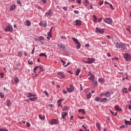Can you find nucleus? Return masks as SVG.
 Here are the masks:
<instances>
[{"label":"nucleus","instance_id":"1","mask_svg":"<svg viewBox=\"0 0 131 131\" xmlns=\"http://www.w3.org/2000/svg\"><path fill=\"white\" fill-rule=\"evenodd\" d=\"M72 39L74 41L75 45H76V49L77 50H79V49H80V48L81 47V44H80V42H79V41H78V40H77V39H76L74 37H73Z\"/></svg>","mask_w":131,"mask_h":131},{"label":"nucleus","instance_id":"2","mask_svg":"<svg viewBox=\"0 0 131 131\" xmlns=\"http://www.w3.org/2000/svg\"><path fill=\"white\" fill-rule=\"evenodd\" d=\"M57 48L60 51H65L66 50V47L63 44H58Z\"/></svg>","mask_w":131,"mask_h":131},{"label":"nucleus","instance_id":"3","mask_svg":"<svg viewBox=\"0 0 131 131\" xmlns=\"http://www.w3.org/2000/svg\"><path fill=\"white\" fill-rule=\"evenodd\" d=\"M123 57L126 61H130L131 60V55L128 53H125L124 54Z\"/></svg>","mask_w":131,"mask_h":131},{"label":"nucleus","instance_id":"4","mask_svg":"<svg viewBox=\"0 0 131 131\" xmlns=\"http://www.w3.org/2000/svg\"><path fill=\"white\" fill-rule=\"evenodd\" d=\"M5 31H6V32H8V31L12 32V31H13V27H12V25H9L5 29Z\"/></svg>","mask_w":131,"mask_h":131},{"label":"nucleus","instance_id":"5","mask_svg":"<svg viewBox=\"0 0 131 131\" xmlns=\"http://www.w3.org/2000/svg\"><path fill=\"white\" fill-rule=\"evenodd\" d=\"M96 32H98V33H100L101 34H103L104 32H105V29H100L97 27Z\"/></svg>","mask_w":131,"mask_h":131},{"label":"nucleus","instance_id":"6","mask_svg":"<svg viewBox=\"0 0 131 131\" xmlns=\"http://www.w3.org/2000/svg\"><path fill=\"white\" fill-rule=\"evenodd\" d=\"M49 123L53 125V124H58L59 123V121L57 119H52L51 121L49 122Z\"/></svg>","mask_w":131,"mask_h":131},{"label":"nucleus","instance_id":"7","mask_svg":"<svg viewBox=\"0 0 131 131\" xmlns=\"http://www.w3.org/2000/svg\"><path fill=\"white\" fill-rule=\"evenodd\" d=\"M88 75L89 76H90L88 78L89 80H90V79H91V80H94V79H95V75L93 73H92V72H89Z\"/></svg>","mask_w":131,"mask_h":131},{"label":"nucleus","instance_id":"8","mask_svg":"<svg viewBox=\"0 0 131 131\" xmlns=\"http://www.w3.org/2000/svg\"><path fill=\"white\" fill-rule=\"evenodd\" d=\"M67 90L69 93H72L74 91V87L71 84L70 85V88H67Z\"/></svg>","mask_w":131,"mask_h":131},{"label":"nucleus","instance_id":"9","mask_svg":"<svg viewBox=\"0 0 131 131\" xmlns=\"http://www.w3.org/2000/svg\"><path fill=\"white\" fill-rule=\"evenodd\" d=\"M104 22L107 24H111V23H112V19L108 17L105 18L104 19Z\"/></svg>","mask_w":131,"mask_h":131},{"label":"nucleus","instance_id":"10","mask_svg":"<svg viewBox=\"0 0 131 131\" xmlns=\"http://www.w3.org/2000/svg\"><path fill=\"white\" fill-rule=\"evenodd\" d=\"M58 77H59V78H65V75H64V74L62 72H59L58 73Z\"/></svg>","mask_w":131,"mask_h":131},{"label":"nucleus","instance_id":"11","mask_svg":"<svg viewBox=\"0 0 131 131\" xmlns=\"http://www.w3.org/2000/svg\"><path fill=\"white\" fill-rule=\"evenodd\" d=\"M88 61L89 64H92L93 62H95V59L93 58H88Z\"/></svg>","mask_w":131,"mask_h":131},{"label":"nucleus","instance_id":"12","mask_svg":"<svg viewBox=\"0 0 131 131\" xmlns=\"http://www.w3.org/2000/svg\"><path fill=\"white\" fill-rule=\"evenodd\" d=\"M115 110H116V111H118L119 112L122 111V109L120 108V107H119V106L118 105L115 106Z\"/></svg>","mask_w":131,"mask_h":131},{"label":"nucleus","instance_id":"13","mask_svg":"<svg viewBox=\"0 0 131 131\" xmlns=\"http://www.w3.org/2000/svg\"><path fill=\"white\" fill-rule=\"evenodd\" d=\"M52 10L50 9L48 12L45 13V16H52Z\"/></svg>","mask_w":131,"mask_h":131},{"label":"nucleus","instance_id":"14","mask_svg":"<svg viewBox=\"0 0 131 131\" xmlns=\"http://www.w3.org/2000/svg\"><path fill=\"white\" fill-rule=\"evenodd\" d=\"M76 25L80 26L81 25V20L78 19L76 20Z\"/></svg>","mask_w":131,"mask_h":131},{"label":"nucleus","instance_id":"15","mask_svg":"<svg viewBox=\"0 0 131 131\" xmlns=\"http://www.w3.org/2000/svg\"><path fill=\"white\" fill-rule=\"evenodd\" d=\"M29 100H30V101H32V102H33V101H36L37 100V97H36V96H33V97H30L29 98Z\"/></svg>","mask_w":131,"mask_h":131},{"label":"nucleus","instance_id":"16","mask_svg":"<svg viewBox=\"0 0 131 131\" xmlns=\"http://www.w3.org/2000/svg\"><path fill=\"white\" fill-rule=\"evenodd\" d=\"M68 114L66 112L62 113V114H61L62 118H63V119H65V117H66V116H67Z\"/></svg>","mask_w":131,"mask_h":131},{"label":"nucleus","instance_id":"17","mask_svg":"<svg viewBox=\"0 0 131 131\" xmlns=\"http://www.w3.org/2000/svg\"><path fill=\"white\" fill-rule=\"evenodd\" d=\"M16 9V5H12L10 7V11H14Z\"/></svg>","mask_w":131,"mask_h":131},{"label":"nucleus","instance_id":"18","mask_svg":"<svg viewBox=\"0 0 131 131\" xmlns=\"http://www.w3.org/2000/svg\"><path fill=\"white\" fill-rule=\"evenodd\" d=\"M100 102L101 103H106V102H108V99L106 98H103L101 99Z\"/></svg>","mask_w":131,"mask_h":131},{"label":"nucleus","instance_id":"19","mask_svg":"<svg viewBox=\"0 0 131 131\" xmlns=\"http://www.w3.org/2000/svg\"><path fill=\"white\" fill-rule=\"evenodd\" d=\"M28 98H32V97H36L35 94H32L31 93H29L28 94Z\"/></svg>","mask_w":131,"mask_h":131},{"label":"nucleus","instance_id":"20","mask_svg":"<svg viewBox=\"0 0 131 131\" xmlns=\"http://www.w3.org/2000/svg\"><path fill=\"white\" fill-rule=\"evenodd\" d=\"M121 49H122L123 50H125L126 49V46H125V45L123 43H121Z\"/></svg>","mask_w":131,"mask_h":131},{"label":"nucleus","instance_id":"21","mask_svg":"<svg viewBox=\"0 0 131 131\" xmlns=\"http://www.w3.org/2000/svg\"><path fill=\"white\" fill-rule=\"evenodd\" d=\"M63 99H59L57 101V103H58V106L60 107V106H61V107H62V105H61V103H62V101Z\"/></svg>","mask_w":131,"mask_h":131},{"label":"nucleus","instance_id":"22","mask_svg":"<svg viewBox=\"0 0 131 131\" xmlns=\"http://www.w3.org/2000/svg\"><path fill=\"white\" fill-rule=\"evenodd\" d=\"M105 97L106 98H110L111 94H110V92H106L105 94H104Z\"/></svg>","mask_w":131,"mask_h":131},{"label":"nucleus","instance_id":"23","mask_svg":"<svg viewBox=\"0 0 131 131\" xmlns=\"http://www.w3.org/2000/svg\"><path fill=\"white\" fill-rule=\"evenodd\" d=\"M7 106H8V107H10L12 106V102H11V100H7Z\"/></svg>","mask_w":131,"mask_h":131},{"label":"nucleus","instance_id":"24","mask_svg":"<svg viewBox=\"0 0 131 131\" xmlns=\"http://www.w3.org/2000/svg\"><path fill=\"white\" fill-rule=\"evenodd\" d=\"M39 118H40L41 120H45V119H46V117L41 115H39Z\"/></svg>","mask_w":131,"mask_h":131},{"label":"nucleus","instance_id":"25","mask_svg":"<svg viewBox=\"0 0 131 131\" xmlns=\"http://www.w3.org/2000/svg\"><path fill=\"white\" fill-rule=\"evenodd\" d=\"M80 71H81V70L80 69H78L76 71V75L77 76L79 75V73H80Z\"/></svg>","mask_w":131,"mask_h":131},{"label":"nucleus","instance_id":"26","mask_svg":"<svg viewBox=\"0 0 131 131\" xmlns=\"http://www.w3.org/2000/svg\"><path fill=\"white\" fill-rule=\"evenodd\" d=\"M122 92L124 94H127V88H123Z\"/></svg>","mask_w":131,"mask_h":131},{"label":"nucleus","instance_id":"27","mask_svg":"<svg viewBox=\"0 0 131 131\" xmlns=\"http://www.w3.org/2000/svg\"><path fill=\"white\" fill-rule=\"evenodd\" d=\"M96 127L98 128V130H100V129H101V126L100 125V123H96Z\"/></svg>","mask_w":131,"mask_h":131},{"label":"nucleus","instance_id":"28","mask_svg":"<svg viewBox=\"0 0 131 131\" xmlns=\"http://www.w3.org/2000/svg\"><path fill=\"white\" fill-rule=\"evenodd\" d=\"M110 112H111V114H112L113 115H114V116H117V113H115L114 114V112H113L112 111H111V110H109Z\"/></svg>","mask_w":131,"mask_h":131},{"label":"nucleus","instance_id":"29","mask_svg":"<svg viewBox=\"0 0 131 131\" xmlns=\"http://www.w3.org/2000/svg\"><path fill=\"white\" fill-rule=\"evenodd\" d=\"M125 123L126 125H127V124H129V125H131V121L125 120Z\"/></svg>","mask_w":131,"mask_h":131},{"label":"nucleus","instance_id":"30","mask_svg":"<svg viewBox=\"0 0 131 131\" xmlns=\"http://www.w3.org/2000/svg\"><path fill=\"white\" fill-rule=\"evenodd\" d=\"M78 112L82 113L83 114H85V112L84 111V110L83 109H80L78 111Z\"/></svg>","mask_w":131,"mask_h":131},{"label":"nucleus","instance_id":"31","mask_svg":"<svg viewBox=\"0 0 131 131\" xmlns=\"http://www.w3.org/2000/svg\"><path fill=\"white\" fill-rule=\"evenodd\" d=\"M116 48H117V49H120V48H121V44H119V43L117 42L116 43Z\"/></svg>","mask_w":131,"mask_h":131},{"label":"nucleus","instance_id":"32","mask_svg":"<svg viewBox=\"0 0 131 131\" xmlns=\"http://www.w3.org/2000/svg\"><path fill=\"white\" fill-rule=\"evenodd\" d=\"M98 81L99 82H102V83H104L105 82V80H104V79L102 78H100L99 79H98Z\"/></svg>","mask_w":131,"mask_h":131},{"label":"nucleus","instance_id":"33","mask_svg":"<svg viewBox=\"0 0 131 131\" xmlns=\"http://www.w3.org/2000/svg\"><path fill=\"white\" fill-rule=\"evenodd\" d=\"M27 23V26H30L31 25V22H30V20H26Z\"/></svg>","mask_w":131,"mask_h":131},{"label":"nucleus","instance_id":"34","mask_svg":"<svg viewBox=\"0 0 131 131\" xmlns=\"http://www.w3.org/2000/svg\"><path fill=\"white\" fill-rule=\"evenodd\" d=\"M87 99H91L92 98V93H90L89 94L86 95Z\"/></svg>","mask_w":131,"mask_h":131},{"label":"nucleus","instance_id":"35","mask_svg":"<svg viewBox=\"0 0 131 131\" xmlns=\"http://www.w3.org/2000/svg\"><path fill=\"white\" fill-rule=\"evenodd\" d=\"M0 98H1V99H4V98H5V95H4V93L0 92Z\"/></svg>","mask_w":131,"mask_h":131},{"label":"nucleus","instance_id":"36","mask_svg":"<svg viewBox=\"0 0 131 131\" xmlns=\"http://www.w3.org/2000/svg\"><path fill=\"white\" fill-rule=\"evenodd\" d=\"M93 18H94V22H95V23H96V22H97V17H96L95 15H94L93 16Z\"/></svg>","mask_w":131,"mask_h":131},{"label":"nucleus","instance_id":"37","mask_svg":"<svg viewBox=\"0 0 131 131\" xmlns=\"http://www.w3.org/2000/svg\"><path fill=\"white\" fill-rule=\"evenodd\" d=\"M92 83L93 84H94V85H97V82L94 79V80H92Z\"/></svg>","mask_w":131,"mask_h":131},{"label":"nucleus","instance_id":"38","mask_svg":"<svg viewBox=\"0 0 131 131\" xmlns=\"http://www.w3.org/2000/svg\"><path fill=\"white\" fill-rule=\"evenodd\" d=\"M14 81L16 82V83H18L19 82V78L16 77L14 78Z\"/></svg>","mask_w":131,"mask_h":131},{"label":"nucleus","instance_id":"39","mask_svg":"<svg viewBox=\"0 0 131 131\" xmlns=\"http://www.w3.org/2000/svg\"><path fill=\"white\" fill-rule=\"evenodd\" d=\"M39 68L40 71H45V69H43V67H42V66H39Z\"/></svg>","mask_w":131,"mask_h":131},{"label":"nucleus","instance_id":"40","mask_svg":"<svg viewBox=\"0 0 131 131\" xmlns=\"http://www.w3.org/2000/svg\"><path fill=\"white\" fill-rule=\"evenodd\" d=\"M39 56H40V57H47V55H46V54H45V53H40V54H39Z\"/></svg>","mask_w":131,"mask_h":131},{"label":"nucleus","instance_id":"41","mask_svg":"<svg viewBox=\"0 0 131 131\" xmlns=\"http://www.w3.org/2000/svg\"><path fill=\"white\" fill-rule=\"evenodd\" d=\"M39 40H45V37L42 36H39Z\"/></svg>","mask_w":131,"mask_h":131},{"label":"nucleus","instance_id":"42","mask_svg":"<svg viewBox=\"0 0 131 131\" xmlns=\"http://www.w3.org/2000/svg\"><path fill=\"white\" fill-rule=\"evenodd\" d=\"M17 55L18 57H21L22 56V52H18L17 53Z\"/></svg>","mask_w":131,"mask_h":131},{"label":"nucleus","instance_id":"43","mask_svg":"<svg viewBox=\"0 0 131 131\" xmlns=\"http://www.w3.org/2000/svg\"><path fill=\"white\" fill-rule=\"evenodd\" d=\"M39 68V67H38V66H36V67L34 68V72L35 73L36 70H37V69H38Z\"/></svg>","mask_w":131,"mask_h":131},{"label":"nucleus","instance_id":"44","mask_svg":"<svg viewBox=\"0 0 131 131\" xmlns=\"http://www.w3.org/2000/svg\"><path fill=\"white\" fill-rule=\"evenodd\" d=\"M16 3L18 5H20V6H22V4H21V2L19 0H17Z\"/></svg>","mask_w":131,"mask_h":131},{"label":"nucleus","instance_id":"45","mask_svg":"<svg viewBox=\"0 0 131 131\" xmlns=\"http://www.w3.org/2000/svg\"><path fill=\"white\" fill-rule=\"evenodd\" d=\"M60 61L62 63L63 66H65V64H66V62L63 60V59H60Z\"/></svg>","mask_w":131,"mask_h":131},{"label":"nucleus","instance_id":"46","mask_svg":"<svg viewBox=\"0 0 131 131\" xmlns=\"http://www.w3.org/2000/svg\"><path fill=\"white\" fill-rule=\"evenodd\" d=\"M67 110H68V107L67 106H65L62 109V111H66Z\"/></svg>","mask_w":131,"mask_h":131},{"label":"nucleus","instance_id":"47","mask_svg":"<svg viewBox=\"0 0 131 131\" xmlns=\"http://www.w3.org/2000/svg\"><path fill=\"white\" fill-rule=\"evenodd\" d=\"M48 36L49 37H52V32H49L48 33Z\"/></svg>","mask_w":131,"mask_h":131},{"label":"nucleus","instance_id":"48","mask_svg":"<svg viewBox=\"0 0 131 131\" xmlns=\"http://www.w3.org/2000/svg\"><path fill=\"white\" fill-rule=\"evenodd\" d=\"M109 5H110L111 9H112V10H114V7H113V6L112 5V4H109Z\"/></svg>","mask_w":131,"mask_h":131},{"label":"nucleus","instance_id":"49","mask_svg":"<svg viewBox=\"0 0 131 131\" xmlns=\"http://www.w3.org/2000/svg\"><path fill=\"white\" fill-rule=\"evenodd\" d=\"M0 75H1V78H4V75H5V74H4V73H0Z\"/></svg>","mask_w":131,"mask_h":131},{"label":"nucleus","instance_id":"50","mask_svg":"<svg viewBox=\"0 0 131 131\" xmlns=\"http://www.w3.org/2000/svg\"><path fill=\"white\" fill-rule=\"evenodd\" d=\"M100 98L99 97H96L95 98V101H96V102H99L100 101Z\"/></svg>","mask_w":131,"mask_h":131},{"label":"nucleus","instance_id":"51","mask_svg":"<svg viewBox=\"0 0 131 131\" xmlns=\"http://www.w3.org/2000/svg\"><path fill=\"white\" fill-rule=\"evenodd\" d=\"M30 125H31L30 123L27 122V126L28 127H29L30 126Z\"/></svg>","mask_w":131,"mask_h":131},{"label":"nucleus","instance_id":"52","mask_svg":"<svg viewBox=\"0 0 131 131\" xmlns=\"http://www.w3.org/2000/svg\"><path fill=\"white\" fill-rule=\"evenodd\" d=\"M85 3H86V4H85V6H88V4H89V0H85Z\"/></svg>","mask_w":131,"mask_h":131},{"label":"nucleus","instance_id":"53","mask_svg":"<svg viewBox=\"0 0 131 131\" xmlns=\"http://www.w3.org/2000/svg\"><path fill=\"white\" fill-rule=\"evenodd\" d=\"M45 95L47 96V97H48L49 96V93H48V92H47V91H45L44 92Z\"/></svg>","mask_w":131,"mask_h":131},{"label":"nucleus","instance_id":"54","mask_svg":"<svg viewBox=\"0 0 131 131\" xmlns=\"http://www.w3.org/2000/svg\"><path fill=\"white\" fill-rule=\"evenodd\" d=\"M74 13H75V14H79V12L77 10H74Z\"/></svg>","mask_w":131,"mask_h":131},{"label":"nucleus","instance_id":"55","mask_svg":"<svg viewBox=\"0 0 131 131\" xmlns=\"http://www.w3.org/2000/svg\"><path fill=\"white\" fill-rule=\"evenodd\" d=\"M35 50V48L34 47L33 49V50L31 52V54H34V50Z\"/></svg>","mask_w":131,"mask_h":131},{"label":"nucleus","instance_id":"56","mask_svg":"<svg viewBox=\"0 0 131 131\" xmlns=\"http://www.w3.org/2000/svg\"><path fill=\"white\" fill-rule=\"evenodd\" d=\"M69 65H70V62H68L67 64L64 66V67L66 68L67 66H69Z\"/></svg>","mask_w":131,"mask_h":131},{"label":"nucleus","instance_id":"57","mask_svg":"<svg viewBox=\"0 0 131 131\" xmlns=\"http://www.w3.org/2000/svg\"><path fill=\"white\" fill-rule=\"evenodd\" d=\"M85 47L86 48H90V44H89V43L85 44Z\"/></svg>","mask_w":131,"mask_h":131},{"label":"nucleus","instance_id":"58","mask_svg":"<svg viewBox=\"0 0 131 131\" xmlns=\"http://www.w3.org/2000/svg\"><path fill=\"white\" fill-rule=\"evenodd\" d=\"M124 127H125V125H122L120 128H124Z\"/></svg>","mask_w":131,"mask_h":131},{"label":"nucleus","instance_id":"59","mask_svg":"<svg viewBox=\"0 0 131 131\" xmlns=\"http://www.w3.org/2000/svg\"><path fill=\"white\" fill-rule=\"evenodd\" d=\"M1 131H9L7 129L1 128Z\"/></svg>","mask_w":131,"mask_h":131},{"label":"nucleus","instance_id":"60","mask_svg":"<svg viewBox=\"0 0 131 131\" xmlns=\"http://www.w3.org/2000/svg\"><path fill=\"white\" fill-rule=\"evenodd\" d=\"M103 4H104V2H103V1H100L99 3V5L100 6H102V5H103Z\"/></svg>","mask_w":131,"mask_h":131},{"label":"nucleus","instance_id":"61","mask_svg":"<svg viewBox=\"0 0 131 131\" xmlns=\"http://www.w3.org/2000/svg\"><path fill=\"white\" fill-rule=\"evenodd\" d=\"M29 65H32L33 64V62L32 61H28Z\"/></svg>","mask_w":131,"mask_h":131},{"label":"nucleus","instance_id":"62","mask_svg":"<svg viewBox=\"0 0 131 131\" xmlns=\"http://www.w3.org/2000/svg\"><path fill=\"white\" fill-rule=\"evenodd\" d=\"M77 3H78V4H81V0H77Z\"/></svg>","mask_w":131,"mask_h":131},{"label":"nucleus","instance_id":"63","mask_svg":"<svg viewBox=\"0 0 131 131\" xmlns=\"http://www.w3.org/2000/svg\"><path fill=\"white\" fill-rule=\"evenodd\" d=\"M61 38H62V39H66V36H61Z\"/></svg>","mask_w":131,"mask_h":131},{"label":"nucleus","instance_id":"64","mask_svg":"<svg viewBox=\"0 0 131 131\" xmlns=\"http://www.w3.org/2000/svg\"><path fill=\"white\" fill-rule=\"evenodd\" d=\"M103 18H100L98 19V22H101Z\"/></svg>","mask_w":131,"mask_h":131}]
</instances>
